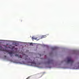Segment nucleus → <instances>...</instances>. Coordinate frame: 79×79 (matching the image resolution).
I'll use <instances>...</instances> for the list:
<instances>
[{
  "label": "nucleus",
  "instance_id": "nucleus-1",
  "mask_svg": "<svg viewBox=\"0 0 79 79\" xmlns=\"http://www.w3.org/2000/svg\"><path fill=\"white\" fill-rule=\"evenodd\" d=\"M25 60L27 61V63H31V64H33V66H35L36 65V63L33 60V61H32V60L30 58L28 57V56L27 55L25 56L24 58Z\"/></svg>",
  "mask_w": 79,
  "mask_h": 79
},
{
  "label": "nucleus",
  "instance_id": "nucleus-2",
  "mask_svg": "<svg viewBox=\"0 0 79 79\" xmlns=\"http://www.w3.org/2000/svg\"><path fill=\"white\" fill-rule=\"evenodd\" d=\"M67 63H70L71 64H72L74 63V60H72L71 57H70L67 60Z\"/></svg>",
  "mask_w": 79,
  "mask_h": 79
},
{
  "label": "nucleus",
  "instance_id": "nucleus-3",
  "mask_svg": "<svg viewBox=\"0 0 79 79\" xmlns=\"http://www.w3.org/2000/svg\"><path fill=\"white\" fill-rule=\"evenodd\" d=\"M53 60H49L47 62V64H50L51 63H52Z\"/></svg>",
  "mask_w": 79,
  "mask_h": 79
},
{
  "label": "nucleus",
  "instance_id": "nucleus-4",
  "mask_svg": "<svg viewBox=\"0 0 79 79\" xmlns=\"http://www.w3.org/2000/svg\"><path fill=\"white\" fill-rule=\"evenodd\" d=\"M15 56H17L18 57V58H22V57H21V56L20 55L19 56L18 55V54H15Z\"/></svg>",
  "mask_w": 79,
  "mask_h": 79
},
{
  "label": "nucleus",
  "instance_id": "nucleus-5",
  "mask_svg": "<svg viewBox=\"0 0 79 79\" xmlns=\"http://www.w3.org/2000/svg\"><path fill=\"white\" fill-rule=\"evenodd\" d=\"M9 54H10V55L11 57L12 56V55H13V54H12V53H13V52H8Z\"/></svg>",
  "mask_w": 79,
  "mask_h": 79
},
{
  "label": "nucleus",
  "instance_id": "nucleus-6",
  "mask_svg": "<svg viewBox=\"0 0 79 79\" xmlns=\"http://www.w3.org/2000/svg\"><path fill=\"white\" fill-rule=\"evenodd\" d=\"M45 37H46V36L44 35H43L41 37V39H43L44 38H45Z\"/></svg>",
  "mask_w": 79,
  "mask_h": 79
},
{
  "label": "nucleus",
  "instance_id": "nucleus-7",
  "mask_svg": "<svg viewBox=\"0 0 79 79\" xmlns=\"http://www.w3.org/2000/svg\"><path fill=\"white\" fill-rule=\"evenodd\" d=\"M15 48V46H12V48H11V50H13V49H14V48Z\"/></svg>",
  "mask_w": 79,
  "mask_h": 79
},
{
  "label": "nucleus",
  "instance_id": "nucleus-8",
  "mask_svg": "<svg viewBox=\"0 0 79 79\" xmlns=\"http://www.w3.org/2000/svg\"><path fill=\"white\" fill-rule=\"evenodd\" d=\"M37 39V38H33V37H32V39H35V40H36Z\"/></svg>",
  "mask_w": 79,
  "mask_h": 79
},
{
  "label": "nucleus",
  "instance_id": "nucleus-9",
  "mask_svg": "<svg viewBox=\"0 0 79 79\" xmlns=\"http://www.w3.org/2000/svg\"><path fill=\"white\" fill-rule=\"evenodd\" d=\"M30 45H32V46H33V44L32 43H30Z\"/></svg>",
  "mask_w": 79,
  "mask_h": 79
},
{
  "label": "nucleus",
  "instance_id": "nucleus-10",
  "mask_svg": "<svg viewBox=\"0 0 79 79\" xmlns=\"http://www.w3.org/2000/svg\"><path fill=\"white\" fill-rule=\"evenodd\" d=\"M26 79H31V78L30 77H29L27 78Z\"/></svg>",
  "mask_w": 79,
  "mask_h": 79
},
{
  "label": "nucleus",
  "instance_id": "nucleus-11",
  "mask_svg": "<svg viewBox=\"0 0 79 79\" xmlns=\"http://www.w3.org/2000/svg\"><path fill=\"white\" fill-rule=\"evenodd\" d=\"M16 44H17V43H15V46H18V45H17Z\"/></svg>",
  "mask_w": 79,
  "mask_h": 79
},
{
  "label": "nucleus",
  "instance_id": "nucleus-12",
  "mask_svg": "<svg viewBox=\"0 0 79 79\" xmlns=\"http://www.w3.org/2000/svg\"><path fill=\"white\" fill-rule=\"evenodd\" d=\"M77 64L78 65L79 67V62H78L77 63Z\"/></svg>",
  "mask_w": 79,
  "mask_h": 79
},
{
  "label": "nucleus",
  "instance_id": "nucleus-13",
  "mask_svg": "<svg viewBox=\"0 0 79 79\" xmlns=\"http://www.w3.org/2000/svg\"><path fill=\"white\" fill-rule=\"evenodd\" d=\"M5 51L6 52H8V51L7 50H5Z\"/></svg>",
  "mask_w": 79,
  "mask_h": 79
},
{
  "label": "nucleus",
  "instance_id": "nucleus-14",
  "mask_svg": "<svg viewBox=\"0 0 79 79\" xmlns=\"http://www.w3.org/2000/svg\"><path fill=\"white\" fill-rule=\"evenodd\" d=\"M8 48H10V47L9 46L8 47Z\"/></svg>",
  "mask_w": 79,
  "mask_h": 79
},
{
  "label": "nucleus",
  "instance_id": "nucleus-15",
  "mask_svg": "<svg viewBox=\"0 0 79 79\" xmlns=\"http://www.w3.org/2000/svg\"><path fill=\"white\" fill-rule=\"evenodd\" d=\"M6 45H8V44H6Z\"/></svg>",
  "mask_w": 79,
  "mask_h": 79
},
{
  "label": "nucleus",
  "instance_id": "nucleus-16",
  "mask_svg": "<svg viewBox=\"0 0 79 79\" xmlns=\"http://www.w3.org/2000/svg\"><path fill=\"white\" fill-rule=\"evenodd\" d=\"M10 47H11V45H10Z\"/></svg>",
  "mask_w": 79,
  "mask_h": 79
},
{
  "label": "nucleus",
  "instance_id": "nucleus-17",
  "mask_svg": "<svg viewBox=\"0 0 79 79\" xmlns=\"http://www.w3.org/2000/svg\"><path fill=\"white\" fill-rule=\"evenodd\" d=\"M15 49H17V48H15Z\"/></svg>",
  "mask_w": 79,
  "mask_h": 79
},
{
  "label": "nucleus",
  "instance_id": "nucleus-18",
  "mask_svg": "<svg viewBox=\"0 0 79 79\" xmlns=\"http://www.w3.org/2000/svg\"><path fill=\"white\" fill-rule=\"evenodd\" d=\"M5 56V57H6V56Z\"/></svg>",
  "mask_w": 79,
  "mask_h": 79
}]
</instances>
